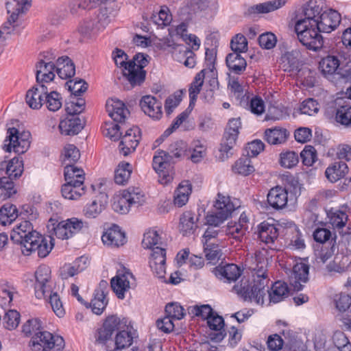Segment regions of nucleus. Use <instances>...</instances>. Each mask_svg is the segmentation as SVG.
Wrapping results in <instances>:
<instances>
[{
  "label": "nucleus",
  "mask_w": 351,
  "mask_h": 351,
  "mask_svg": "<svg viewBox=\"0 0 351 351\" xmlns=\"http://www.w3.org/2000/svg\"><path fill=\"white\" fill-rule=\"evenodd\" d=\"M266 252L256 251L254 254V266L253 270V282H250L247 279H242L240 284L235 285L234 291L245 301L254 302L258 304H263L264 297L266 292L269 294V302L278 303L287 297L289 289L285 282H276L271 290L266 289L269 280L267 275V258L265 257Z\"/></svg>",
  "instance_id": "1"
},
{
  "label": "nucleus",
  "mask_w": 351,
  "mask_h": 351,
  "mask_svg": "<svg viewBox=\"0 0 351 351\" xmlns=\"http://www.w3.org/2000/svg\"><path fill=\"white\" fill-rule=\"evenodd\" d=\"M11 239L22 245L21 251L25 256L36 252L39 257H46L54 245L51 237H44L34 230L29 221H21L13 229Z\"/></svg>",
  "instance_id": "2"
},
{
  "label": "nucleus",
  "mask_w": 351,
  "mask_h": 351,
  "mask_svg": "<svg viewBox=\"0 0 351 351\" xmlns=\"http://www.w3.org/2000/svg\"><path fill=\"white\" fill-rule=\"evenodd\" d=\"M148 56L143 53L136 54L129 61L128 55L121 49L114 53V60L117 66L123 68V76L132 86L141 85L145 80L146 72L143 69L148 64Z\"/></svg>",
  "instance_id": "3"
},
{
  "label": "nucleus",
  "mask_w": 351,
  "mask_h": 351,
  "mask_svg": "<svg viewBox=\"0 0 351 351\" xmlns=\"http://www.w3.org/2000/svg\"><path fill=\"white\" fill-rule=\"evenodd\" d=\"M298 40L307 49L317 51L322 48L323 37L317 27L316 23L298 20L294 25Z\"/></svg>",
  "instance_id": "4"
},
{
  "label": "nucleus",
  "mask_w": 351,
  "mask_h": 351,
  "mask_svg": "<svg viewBox=\"0 0 351 351\" xmlns=\"http://www.w3.org/2000/svg\"><path fill=\"white\" fill-rule=\"evenodd\" d=\"M34 294L37 299H45L50 304L54 313L59 317L65 314V311L58 292L55 290L54 281L47 282H35L34 285Z\"/></svg>",
  "instance_id": "5"
},
{
  "label": "nucleus",
  "mask_w": 351,
  "mask_h": 351,
  "mask_svg": "<svg viewBox=\"0 0 351 351\" xmlns=\"http://www.w3.org/2000/svg\"><path fill=\"white\" fill-rule=\"evenodd\" d=\"M85 226V223L77 218L72 217L60 222L50 219L47 223V229L60 239H68L80 232Z\"/></svg>",
  "instance_id": "6"
},
{
  "label": "nucleus",
  "mask_w": 351,
  "mask_h": 351,
  "mask_svg": "<svg viewBox=\"0 0 351 351\" xmlns=\"http://www.w3.org/2000/svg\"><path fill=\"white\" fill-rule=\"evenodd\" d=\"M30 346L34 351H60L64 348V340L42 328L31 338Z\"/></svg>",
  "instance_id": "7"
},
{
  "label": "nucleus",
  "mask_w": 351,
  "mask_h": 351,
  "mask_svg": "<svg viewBox=\"0 0 351 351\" xmlns=\"http://www.w3.org/2000/svg\"><path fill=\"white\" fill-rule=\"evenodd\" d=\"M218 7L217 0H189L183 9L190 15L208 21L217 14Z\"/></svg>",
  "instance_id": "8"
},
{
  "label": "nucleus",
  "mask_w": 351,
  "mask_h": 351,
  "mask_svg": "<svg viewBox=\"0 0 351 351\" xmlns=\"http://www.w3.org/2000/svg\"><path fill=\"white\" fill-rule=\"evenodd\" d=\"M7 137L4 141L3 149L7 152L12 150L18 154L25 153L30 145L29 132L25 131L19 134L15 128H10L8 130Z\"/></svg>",
  "instance_id": "9"
},
{
  "label": "nucleus",
  "mask_w": 351,
  "mask_h": 351,
  "mask_svg": "<svg viewBox=\"0 0 351 351\" xmlns=\"http://www.w3.org/2000/svg\"><path fill=\"white\" fill-rule=\"evenodd\" d=\"M56 56L50 52H45L43 58L36 65V77L38 84H45L52 82L55 77L56 65L53 60Z\"/></svg>",
  "instance_id": "10"
},
{
  "label": "nucleus",
  "mask_w": 351,
  "mask_h": 351,
  "mask_svg": "<svg viewBox=\"0 0 351 351\" xmlns=\"http://www.w3.org/2000/svg\"><path fill=\"white\" fill-rule=\"evenodd\" d=\"M126 323V320L121 319L116 315L108 317L95 334L96 342L99 344H105L108 340L111 339L115 332L125 328Z\"/></svg>",
  "instance_id": "11"
},
{
  "label": "nucleus",
  "mask_w": 351,
  "mask_h": 351,
  "mask_svg": "<svg viewBox=\"0 0 351 351\" xmlns=\"http://www.w3.org/2000/svg\"><path fill=\"white\" fill-rule=\"evenodd\" d=\"M29 0H12L6 3V9L10 14L8 21L0 28V37L6 40L14 30L13 23L16 21L20 13L23 12Z\"/></svg>",
  "instance_id": "12"
},
{
  "label": "nucleus",
  "mask_w": 351,
  "mask_h": 351,
  "mask_svg": "<svg viewBox=\"0 0 351 351\" xmlns=\"http://www.w3.org/2000/svg\"><path fill=\"white\" fill-rule=\"evenodd\" d=\"M109 16L106 8L99 9L94 18L86 20L80 26L79 31L86 36L103 29L109 23Z\"/></svg>",
  "instance_id": "13"
},
{
  "label": "nucleus",
  "mask_w": 351,
  "mask_h": 351,
  "mask_svg": "<svg viewBox=\"0 0 351 351\" xmlns=\"http://www.w3.org/2000/svg\"><path fill=\"white\" fill-rule=\"evenodd\" d=\"M309 265L304 261L297 262L289 276V282L294 291H300L308 280Z\"/></svg>",
  "instance_id": "14"
},
{
  "label": "nucleus",
  "mask_w": 351,
  "mask_h": 351,
  "mask_svg": "<svg viewBox=\"0 0 351 351\" xmlns=\"http://www.w3.org/2000/svg\"><path fill=\"white\" fill-rule=\"evenodd\" d=\"M141 138V130L138 127H132L127 130L125 134L121 136L119 146L120 152L126 156L134 152Z\"/></svg>",
  "instance_id": "15"
},
{
  "label": "nucleus",
  "mask_w": 351,
  "mask_h": 351,
  "mask_svg": "<svg viewBox=\"0 0 351 351\" xmlns=\"http://www.w3.org/2000/svg\"><path fill=\"white\" fill-rule=\"evenodd\" d=\"M340 22V14L333 10L324 11L316 20L317 27L320 33H330L339 26Z\"/></svg>",
  "instance_id": "16"
},
{
  "label": "nucleus",
  "mask_w": 351,
  "mask_h": 351,
  "mask_svg": "<svg viewBox=\"0 0 351 351\" xmlns=\"http://www.w3.org/2000/svg\"><path fill=\"white\" fill-rule=\"evenodd\" d=\"M269 205L275 210H281L285 208L289 200L288 191L286 188L276 186L271 188L267 196Z\"/></svg>",
  "instance_id": "17"
},
{
  "label": "nucleus",
  "mask_w": 351,
  "mask_h": 351,
  "mask_svg": "<svg viewBox=\"0 0 351 351\" xmlns=\"http://www.w3.org/2000/svg\"><path fill=\"white\" fill-rule=\"evenodd\" d=\"M132 280L134 276L130 271L119 273L111 280V287L118 298L123 300L125 298V293L130 289Z\"/></svg>",
  "instance_id": "18"
},
{
  "label": "nucleus",
  "mask_w": 351,
  "mask_h": 351,
  "mask_svg": "<svg viewBox=\"0 0 351 351\" xmlns=\"http://www.w3.org/2000/svg\"><path fill=\"white\" fill-rule=\"evenodd\" d=\"M162 102L152 95H145L140 100L144 113L155 120H159L162 116Z\"/></svg>",
  "instance_id": "19"
},
{
  "label": "nucleus",
  "mask_w": 351,
  "mask_h": 351,
  "mask_svg": "<svg viewBox=\"0 0 351 351\" xmlns=\"http://www.w3.org/2000/svg\"><path fill=\"white\" fill-rule=\"evenodd\" d=\"M249 223V217L243 212L241 214L237 222H228L226 228V234L236 240L240 241L248 230Z\"/></svg>",
  "instance_id": "20"
},
{
  "label": "nucleus",
  "mask_w": 351,
  "mask_h": 351,
  "mask_svg": "<svg viewBox=\"0 0 351 351\" xmlns=\"http://www.w3.org/2000/svg\"><path fill=\"white\" fill-rule=\"evenodd\" d=\"M166 251L162 247L154 250L149 259V266L153 273L158 278H163L166 273Z\"/></svg>",
  "instance_id": "21"
},
{
  "label": "nucleus",
  "mask_w": 351,
  "mask_h": 351,
  "mask_svg": "<svg viewBox=\"0 0 351 351\" xmlns=\"http://www.w3.org/2000/svg\"><path fill=\"white\" fill-rule=\"evenodd\" d=\"M46 93H47V86L38 84L27 92L25 97L27 104L32 109H40L44 104Z\"/></svg>",
  "instance_id": "22"
},
{
  "label": "nucleus",
  "mask_w": 351,
  "mask_h": 351,
  "mask_svg": "<svg viewBox=\"0 0 351 351\" xmlns=\"http://www.w3.org/2000/svg\"><path fill=\"white\" fill-rule=\"evenodd\" d=\"M108 288V282L102 280L99 287L95 289L93 298L91 300L90 306L94 313L101 315L108 304L105 290Z\"/></svg>",
  "instance_id": "23"
},
{
  "label": "nucleus",
  "mask_w": 351,
  "mask_h": 351,
  "mask_svg": "<svg viewBox=\"0 0 351 351\" xmlns=\"http://www.w3.org/2000/svg\"><path fill=\"white\" fill-rule=\"evenodd\" d=\"M101 240L108 246L119 247L125 243V236L118 226L114 225L103 234Z\"/></svg>",
  "instance_id": "24"
},
{
  "label": "nucleus",
  "mask_w": 351,
  "mask_h": 351,
  "mask_svg": "<svg viewBox=\"0 0 351 351\" xmlns=\"http://www.w3.org/2000/svg\"><path fill=\"white\" fill-rule=\"evenodd\" d=\"M329 219L328 223L332 226V228L338 231L340 234H348V231L343 232V228L348 222V214L340 209L331 208L327 213Z\"/></svg>",
  "instance_id": "25"
},
{
  "label": "nucleus",
  "mask_w": 351,
  "mask_h": 351,
  "mask_svg": "<svg viewBox=\"0 0 351 351\" xmlns=\"http://www.w3.org/2000/svg\"><path fill=\"white\" fill-rule=\"evenodd\" d=\"M89 263L88 257L80 256L71 263H67L60 269V276L62 279L73 277L85 269Z\"/></svg>",
  "instance_id": "26"
},
{
  "label": "nucleus",
  "mask_w": 351,
  "mask_h": 351,
  "mask_svg": "<svg viewBox=\"0 0 351 351\" xmlns=\"http://www.w3.org/2000/svg\"><path fill=\"white\" fill-rule=\"evenodd\" d=\"M106 110L109 116L114 121L122 122L129 113L125 104L117 99H108L106 102Z\"/></svg>",
  "instance_id": "27"
},
{
  "label": "nucleus",
  "mask_w": 351,
  "mask_h": 351,
  "mask_svg": "<svg viewBox=\"0 0 351 351\" xmlns=\"http://www.w3.org/2000/svg\"><path fill=\"white\" fill-rule=\"evenodd\" d=\"M82 120L77 116L69 115L62 119L59 124V129L62 134L75 135L78 134L83 128Z\"/></svg>",
  "instance_id": "28"
},
{
  "label": "nucleus",
  "mask_w": 351,
  "mask_h": 351,
  "mask_svg": "<svg viewBox=\"0 0 351 351\" xmlns=\"http://www.w3.org/2000/svg\"><path fill=\"white\" fill-rule=\"evenodd\" d=\"M323 7V0H309L303 6V13L305 17L300 20L316 23L317 19L324 12Z\"/></svg>",
  "instance_id": "29"
},
{
  "label": "nucleus",
  "mask_w": 351,
  "mask_h": 351,
  "mask_svg": "<svg viewBox=\"0 0 351 351\" xmlns=\"http://www.w3.org/2000/svg\"><path fill=\"white\" fill-rule=\"evenodd\" d=\"M258 238L265 244H274L278 237V230L274 224L263 221L258 227Z\"/></svg>",
  "instance_id": "30"
},
{
  "label": "nucleus",
  "mask_w": 351,
  "mask_h": 351,
  "mask_svg": "<svg viewBox=\"0 0 351 351\" xmlns=\"http://www.w3.org/2000/svg\"><path fill=\"white\" fill-rule=\"evenodd\" d=\"M61 193L65 199L76 200L85 194V186L84 184L66 182L62 186Z\"/></svg>",
  "instance_id": "31"
},
{
  "label": "nucleus",
  "mask_w": 351,
  "mask_h": 351,
  "mask_svg": "<svg viewBox=\"0 0 351 351\" xmlns=\"http://www.w3.org/2000/svg\"><path fill=\"white\" fill-rule=\"evenodd\" d=\"M192 192V185L189 180H182L174 193V204L178 207L185 205Z\"/></svg>",
  "instance_id": "32"
},
{
  "label": "nucleus",
  "mask_w": 351,
  "mask_h": 351,
  "mask_svg": "<svg viewBox=\"0 0 351 351\" xmlns=\"http://www.w3.org/2000/svg\"><path fill=\"white\" fill-rule=\"evenodd\" d=\"M226 62L229 70L237 75L242 74L247 67V62L240 53H229L226 56Z\"/></svg>",
  "instance_id": "33"
},
{
  "label": "nucleus",
  "mask_w": 351,
  "mask_h": 351,
  "mask_svg": "<svg viewBox=\"0 0 351 351\" xmlns=\"http://www.w3.org/2000/svg\"><path fill=\"white\" fill-rule=\"evenodd\" d=\"M56 71L61 79H68L73 77L75 73L74 64L67 57H60L57 60Z\"/></svg>",
  "instance_id": "34"
},
{
  "label": "nucleus",
  "mask_w": 351,
  "mask_h": 351,
  "mask_svg": "<svg viewBox=\"0 0 351 351\" xmlns=\"http://www.w3.org/2000/svg\"><path fill=\"white\" fill-rule=\"evenodd\" d=\"M197 217L191 211H185L180 219V230L183 235L191 234L197 227Z\"/></svg>",
  "instance_id": "35"
},
{
  "label": "nucleus",
  "mask_w": 351,
  "mask_h": 351,
  "mask_svg": "<svg viewBox=\"0 0 351 351\" xmlns=\"http://www.w3.org/2000/svg\"><path fill=\"white\" fill-rule=\"evenodd\" d=\"M289 133L285 128L275 127L265 131L264 138L270 145H278L285 143Z\"/></svg>",
  "instance_id": "36"
},
{
  "label": "nucleus",
  "mask_w": 351,
  "mask_h": 351,
  "mask_svg": "<svg viewBox=\"0 0 351 351\" xmlns=\"http://www.w3.org/2000/svg\"><path fill=\"white\" fill-rule=\"evenodd\" d=\"M348 172V166L343 162H335L328 166L325 171V176L330 182H336L345 176Z\"/></svg>",
  "instance_id": "37"
},
{
  "label": "nucleus",
  "mask_w": 351,
  "mask_h": 351,
  "mask_svg": "<svg viewBox=\"0 0 351 351\" xmlns=\"http://www.w3.org/2000/svg\"><path fill=\"white\" fill-rule=\"evenodd\" d=\"M288 0H271L256 4L251 8L253 12L265 14L276 11L284 7Z\"/></svg>",
  "instance_id": "38"
},
{
  "label": "nucleus",
  "mask_w": 351,
  "mask_h": 351,
  "mask_svg": "<svg viewBox=\"0 0 351 351\" xmlns=\"http://www.w3.org/2000/svg\"><path fill=\"white\" fill-rule=\"evenodd\" d=\"M207 324L210 329L217 332L212 339L217 341H221L224 337V320L223 317L214 313L207 319Z\"/></svg>",
  "instance_id": "39"
},
{
  "label": "nucleus",
  "mask_w": 351,
  "mask_h": 351,
  "mask_svg": "<svg viewBox=\"0 0 351 351\" xmlns=\"http://www.w3.org/2000/svg\"><path fill=\"white\" fill-rule=\"evenodd\" d=\"M1 166L5 167V173L8 176L6 178L11 180L20 177L23 171V161L19 158H14L8 162H3Z\"/></svg>",
  "instance_id": "40"
},
{
  "label": "nucleus",
  "mask_w": 351,
  "mask_h": 351,
  "mask_svg": "<svg viewBox=\"0 0 351 351\" xmlns=\"http://www.w3.org/2000/svg\"><path fill=\"white\" fill-rule=\"evenodd\" d=\"M339 67V60L334 56H328L319 62V69L325 75L335 74Z\"/></svg>",
  "instance_id": "41"
},
{
  "label": "nucleus",
  "mask_w": 351,
  "mask_h": 351,
  "mask_svg": "<svg viewBox=\"0 0 351 351\" xmlns=\"http://www.w3.org/2000/svg\"><path fill=\"white\" fill-rule=\"evenodd\" d=\"M127 195V193H124L123 191L114 195L112 207L115 212L121 214H126L129 212L132 205Z\"/></svg>",
  "instance_id": "42"
},
{
  "label": "nucleus",
  "mask_w": 351,
  "mask_h": 351,
  "mask_svg": "<svg viewBox=\"0 0 351 351\" xmlns=\"http://www.w3.org/2000/svg\"><path fill=\"white\" fill-rule=\"evenodd\" d=\"M44 104L49 110L58 111L62 106V97L59 93L47 87V93L45 94Z\"/></svg>",
  "instance_id": "43"
},
{
  "label": "nucleus",
  "mask_w": 351,
  "mask_h": 351,
  "mask_svg": "<svg viewBox=\"0 0 351 351\" xmlns=\"http://www.w3.org/2000/svg\"><path fill=\"white\" fill-rule=\"evenodd\" d=\"M80 158L78 148L73 144H66L62 152L61 158L65 166L74 165Z\"/></svg>",
  "instance_id": "44"
},
{
  "label": "nucleus",
  "mask_w": 351,
  "mask_h": 351,
  "mask_svg": "<svg viewBox=\"0 0 351 351\" xmlns=\"http://www.w3.org/2000/svg\"><path fill=\"white\" fill-rule=\"evenodd\" d=\"M151 20L154 24L162 28L170 25L172 21V15L169 8L163 5L158 12L152 14Z\"/></svg>",
  "instance_id": "45"
},
{
  "label": "nucleus",
  "mask_w": 351,
  "mask_h": 351,
  "mask_svg": "<svg viewBox=\"0 0 351 351\" xmlns=\"http://www.w3.org/2000/svg\"><path fill=\"white\" fill-rule=\"evenodd\" d=\"M215 210L229 217L234 210L235 206L229 197L218 194L214 204Z\"/></svg>",
  "instance_id": "46"
},
{
  "label": "nucleus",
  "mask_w": 351,
  "mask_h": 351,
  "mask_svg": "<svg viewBox=\"0 0 351 351\" xmlns=\"http://www.w3.org/2000/svg\"><path fill=\"white\" fill-rule=\"evenodd\" d=\"M64 179L66 182H73L80 184H84L85 173L82 168H79L75 165L65 166Z\"/></svg>",
  "instance_id": "47"
},
{
  "label": "nucleus",
  "mask_w": 351,
  "mask_h": 351,
  "mask_svg": "<svg viewBox=\"0 0 351 351\" xmlns=\"http://www.w3.org/2000/svg\"><path fill=\"white\" fill-rule=\"evenodd\" d=\"M206 147L200 141H193L188 150L187 158L193 162H199L206 155Z\"/></svg>",
  "instance_id": "48"
},
{
  "label": "nucleus",
  "mask_w": 351,
  "mask_h": 351,
  "mask_svg": "<svg viewBox=\"0 0 351 351\" xmlns=\"http://www.w3.org/2000/svg\"><path fill=\"white\" fill-rule=\"evenodd\" d=\"M17 217L18 210L15 205L5 204L0 208V224H11Z\"/></svg>",
  "instance_id": "49"
},
{
  "label": "nucleus",
  "mask_w": 351,
  "mask_h": 351,
  "mask_svg": "<svg viewBox=\"0 0 351 351\" xmlns=\"http://www.w3.org/2000/svg\"><path fill=\"white\" fill-rule=\"evenodd\" d=\"M205 77V71L204 70H202L199 73L196 74L195 78L191 83L189 92V98H190V106L194 104L195 102L197 95L199 93L202 87L204 84Z\"/></svg>",
  "instance_id": "50"
},
{
  "label": "nucleus",
  "mask_w": 351,
  "mask_h": 351,
  "mask_svg": "<svg viewBox=\"0 0 351 351\" xmlns=\"http://www.w3.org/2000/svg\"><path fill=\"white\" fill-rule=\"evenodd\" d=\"M132 166L128 162H121L114 173V181L117 184L123 185L126 184L132 173Z\"/></svg>",
  "instance_id": "51"
},
{
  "label": "nucleus",
  "mask_w": 351,
  "mask_h": 351,
  "mask_svg": "<svg viewBox=\"0 0 351 351\" xmlns=\"http://www.w3.org/2000/svg\"><path fill=\"white\" fill-rule=\"evenodd\" d=\"M152 166L157 171L170 167V155L163 150H158L153 158Z\"/></svg>",
  "instance_id": "52"
},
{
  "label": "nucleus",
  "mask_w": 351,
  "mask_h": 351,
  "mask_svg": "<svg viewBox=\"0 0 351 351\" xmlns=\"http://www.w3.org/2000/svg\"><path fill=\"white\" fill-rule=\"evenodd\" d=\"M250 157L240 158L237 160L232 170L235 173H238L244 176H248L254 171V167L252 165Z\"/></svg>",
  "instance_id": "53"
},
{
  "label": "nucleus",
  "mask_w": 351,
  "mask_h": 351,
  "mask_svg": "<svg viewBox=\"0 0 351 351\" xmlns=\"http://www.w3.org/2000/svg\"><path fill=\"white\" fill-rule=\"evenodd\" d=\"M335 120L345 127H351V106H339L336 111Z\"/></svg>",
  "instance_id": "54"
},
{
  "label": "nucleus",
  "mask_w": 351,
  "mask_h": 351,
  "mask_svg": "<svg viewBox=\"0 0 351 351\" xmlns=\"http://www.w3.org/2000/svg\"><path fill=\"white\" fill-rule=\"evenodd\" d=\"M133 341V337L130 332L125 331L124 328L119 330L115 337V348L114 351H121L129 347Z\"/></svg>",
  "instance_id": "55"
},
{
  "label": "nucleus",
  "mask_w": 351,
  "mask_h": 351,
  "mask_svg": "<svg viewBox=\"0 0 351 351\" xmlns=\"http://www.w3.org/2000/svg\"><path fill=\"white\" fill-rule=\"evenodd\" d=\"M160 243V237L155 230H149L143 235L142 245L144 248L154 250L158 247L156 246Z\"/></svg>",
  "instance_id": "56"
},
{
  "label": "nucleus",
  "mask_w": 351,
  "mask_h": 351,
  "mask_svg": "<svg viewBox=\"0 0 351 351\" xmlns=\"http://www.w3.org/2000/svg\"><path fill=\"white\" fill-rule=\"evenodd\" d=\"M84 106L85 101L84 99L72 97L69 101L66 103L65 110L69 115L75 116L84 110Z\"/></svg>",
  "instance_id": "57"
},
{
  "label": "nucleus",
  "mask_w": 351,
  "mask_h": 351,
  "mask_svg": "<svg viewBox=\"0 0 351 351\" xmlns=\"http://www.w3.org/2000/svg\"><path fill=\"white\" fill-rule=\"evenodd\" d=\"M16 193L12 180L5 176L0 178V199H6Z\"/></svg>",
  "instance_id": "58"
},
{
  "label": "nucleus",
  "mask_w": 351,
  "mask_h": 351,
  "mask_svg": "<svg viewBox=\"0 0 351 351\" xmlns=\"http://www.w3.org/2000/svg\"><path fill=\"white\" fill-rule=\"evenodd\" d=\"M236 141L237 140L232 138H226L223 136L219 149L218 158L219 160L224 161L232 154L231 150L235 145Z\"/></svg>",
  "instance_id": "59"
},
{
  "label": "nucleus",
  "mask_w": 351,
  "mask_h": 351,
  "mask_svg": "<svg viewBox=\"0 0 351 351\" xmlns=\"http://www.w3.org/2000/svg\"><path fill=\"white\" fill-rule=\"evenodd\" d=\"M103 134L112 141H117L121 137L120 126L117 121L106 122L102 126Z\"/></svg>",
  "instance_id": "60"
},
{
  "label": "nucleus",
  "mask_w": 351,
  "mask_h": 351,
  "mask_svg": "<svg viewBox=\"0 0 351 351\" xmlns=\"http://www.w3.org/2000/svg\"><path fill=\"white\" fill-rule=\"evenodd\" d=\"M287 247L291 250H303L306 247L304 235L298 228H295L293 230Z\"/></svg>",
  "instance_id": "61"
},
{
  "label": "nucleus",
  "mask_w": 351,
  "mask_h": 351,
  "mask_svg": "<svg viewBox=\"0 0 351 351\" xmlns=\"http://www.w3.org/2000/svg\"><path fill=\"white\" fill-rule=\"evenodd\" d=\"M169 153L171 158H182L187 157L189 155L187 150V145L182 141H176L169 146Z\"/></svg>",
  "instance_id": "62"
},
{
  "label": "nucleus",
  "mask_w": 351,
  "mask_h": 351,
  "mask_svg": "<svg viewBox=\"0 0 351 351\" xmlns=\"http://www.w3.org/2000/svg\"><path fill=\"white\" fill-rule=\"evenodd\" d=\"M42 323L37 318L27 320L22 326V332L27 337L34 336L42 330Z\"/></svg>",
  "instance_id": "63"
},
{
  "label": "nucleus",
  "mask_w": 351,
  "mask_h": 351,
  "mask_svg": "<svg viewBox=\"0 0 351 351\" xmlns=\"http://www.w3.org/2000/svg\"><path fill=\"white\" fill-rule=\"evenodd\" d=\"M298 156L293 151H286L280 154V165L287 169L295 167L298 162Z\"/></svg>",
  "instance_id": "64"
}]
</instances>
